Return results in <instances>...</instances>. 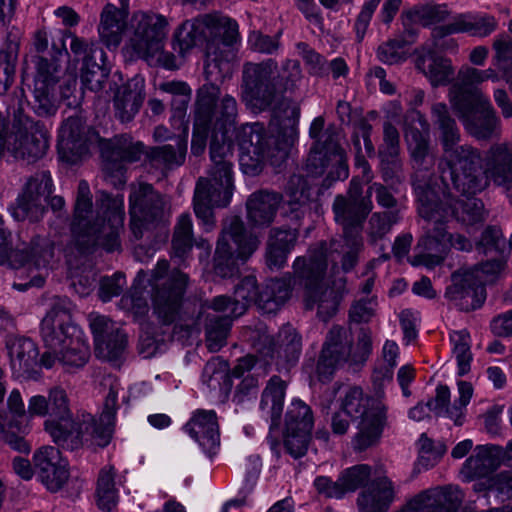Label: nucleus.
Listing matches in <instances>:
<instances>
[{
    "label": "nucleus",
    "mask_w": 512,
    "mask_h": 512,
    "mask_svg": "<svg viewBox=\"0 0 512 512\" xmlns=\"http://www.w3.org/2000/svg\"><path fill=\"white\" fill-rule=\"evenodd\" d=\"M29 418L48 417L44 422L45 431L54 443L62 449L74 451L81 443L79 432L69 431L71 424L77 419L72 418L70 401L67 392L60 386L48 390V396L34 395L28 400Z\"/></svg>",
    "instance_id": "obj_11"
},
{
    "label": "nucleus",
    "mask_w": 512,
    "mask_h": 512,
    "mask_svg": "<svg viewBox=\"0 0 512 512\" xmlns=\"http://www.w3.org/2000/svg\"><path fill=\"white\" fill-rule=\"evenodd\" d=\"M286 383L279 376H273L262 392L260 408L266 411L272 425H278L284 405Z\"/></svg>",
    "instance_id": "obj_40"
},
{
    "label": "nucleus",
    "mask_w": 512,
    "mask_h": 512,
    "mask_svg": "<svg viewBox=\"0 0 512 512\" xmlns=\"http://www.w3.org/2000/svg\"><path fill=\"white\" fill-rule=\"evenodd\" d=\"M327 265V247L321 242L312 246L305 256L295 259L293 276L286 273L281 278L267 280L259 288L256 277L248 275L235 286L233 298L216 296L209 307L214 312L230 311L234 317H239L254 303L264 313H275L290 298L294 278L304 288L306 308L312 310L317 306L319 318L327 321L336 314L342 299L325 284Z\"/></svg>",
    "instance_id": "obj_1"
},
{
    "label": "nucleus",
    "mask_w": 512,
    "mask_h": 512,
    "mask_svg": "<svg viewBox=\"0 0 512 512\" xmlns=\"http://www.w3.org/2000/svg\"><path fill=\"white\" fill-rule=\"evenodd\" d=\"M118 501V489L115 485V470L105 466L99 471L96 485V502L103 511H111Z\"/></svg>",
    "instance_id": "obj_44"
},
{
    "label": "nucleus",
    "mask_w": 512,
    "mask_h": 512,
    "mask_svg": "<svg viewBox=\"0 0 512 512\" xmlns=\"http://www.w3.org/2000/svg\"><path fill=\"white\" fill-rule=\"evenodd\" d=\"M1 440L15 452L28 455L32 445L25 437V430L19 429L18 420H11L5 430L0 434Z\"/></svg>",
    "instance_id": "obj_55"
},
{
    "label": "nucleus",
    "mask_w": 512,
    "mask_h": 512,
    "mask_svg": "<svg viewBox=\"0 0 512 512\" xmlns=\"http://www.w3.org/2000/svg\"><path fill=\"white\" fill-rule=\"evenodd\" d=\"M281 201L282 195L275 191L259 190L252 193L246 202L248 221L255 227L270 226Z\"/></svg>",
    "instance_id": "obj_33"
},
{
    "label": "nucleus",
    "mask_w": 512,
    "mask_h": 512,
    "mask_svg": "<svg viewBox=\"0 0 512 512\" xmlns=\"http://www.w3.org/2000/svg\"><path fill=\"white\" fill-rule=\"evenodd\" d=\"M460 78L464 89L453 108L470 134L478 139L490 138L498 129L499 119L488 97L475 85L488 79L495 80V72L466 68L460 72Z\"/></svg>",
    "instance_id": "obj_9"
},
{
    "label": "nucleus",
    "mask_w": 512,
    "mask_h": 512,
    "mask_svg": "<svg viewBox=\"0 0 512 512\" xmlns=\"http://www.w3.org/2000/svg\"><path fill=\"white\" fill-rule=\"evenodd\" d=\"M296 49L308 66L309 74L318 77L328 76V65L325 57L316 52L306 42H298Z\"/></svg>",
    "instance_id": "obj_56"
},
{
    "label": "nucleus",
    "mask_w": 512,
    "mask_h": 512,
    "mask_svg": "<svg viewBox=\"0 0 512 512\" xmlns=\"http://www.w3.org/2000/svg\"><path fill=\"white\" fill-rule=\"evenodd\" d=\"M326 177L322 186L329 188L336 181H344L349 176V167L344 150L337 147L333 153L324 147L313 145L306 161V171L313 177L321 176L325 171Z\"/></svg>",
    "instance_id": "obj_24"
},
{
    "label": "nucleus",
    "mask_w": 512,
    "mask_h": 512,
    "mask_svg": "<svg viewBox=\"0 0 512 512\" xmlns=\"http://www.w3.org/2000/svg\"><path fill=\"white\" fill-rule=\"evenodd\" d=\"M454 138L450 126V143ZM450 176L455 189L466 196V201H457L453 205V213L464 222L480 221L483 204L472 196L484 190L490 180L498 186L512 181V144L493 146L486 155L484 166L480 156L470 147L450 146Z\"/></svg>",
    "instance_id": "obj_3"
},
{
    "label": "nucleus",
    "mask_w": 512,
    "mask_h": 512,
    "mask_svg": "<svg viewBox=\"0 0 512 512\" xmlns=\"http://www.w3.org/2000/svg\"><path fill=\"white\" fill-rule=\"evenodd\" d=\"M417 446L418 459L415 467L419 471L421 469L427 470L436 465L446 451V446L443 443H435L425 433L421 434Z\"/></svg>",
    "instance_id": "obj_50"
},
{
    "label": "nucleus",
    "mask_w": 512,
    "mask_h": 512,
    "mask_svg": "<svg viewBox=\"0 0 512 512\" xmlns=\"http://www.w3.org/2000/svg\"><path fill=\"white\" fill-rule=\"evenodd\" d=\"M33 464L40 481L51 492L60 490L68 479V470L61 464V453L56 447L43 446L36 450Z\"/></svg>",
    "instance_id": "obj_30"
},
{
    "label": "nucleus",
    "mask_w": 512,
    "mask_h": 512,
    "mask_svg": "<svg viewBox=\"0 0 512 512\" xmlns=\"http://www.w3.org/2000/svg\"><path fill=\"white\" fill-rule=\"evenodd\" d=\"M311 439V431L295 430L285 431L284 447L293 458L303 457Z\"/></svg>",
    "instance_id": "obj_60"
},
{
    "label": "nucleus",
    "mask_w": 512,
    "mask_h": 512,
    "mask_svg": "<svg viewBox=\"0 0 512 512\" xmlns=\"http://www.w3.org/2000/svg\"><path fill=\"white\" fill-rule=\"evenodd\" d=\"M341 408L352 420H360L355 449L363 451L379 439L386 422V408L380 400L365 395L361 387L352 386L345 392Z\"/></svg>",
    "instance_id": "obj_14"
},
{
    "label": "nucleus",
    "mask_w": 512,
    "mask_h": 512,
    "mask_svg": "<svg viewBox=\"0 0 512 512\" xmlns=\"http://www.w3.org/2000/svg\"><path fill=\"white\" fill-rule=\"evenodd\" d=\"M68 55L64 41H61L60 44L53 42L48 55H36L32 58L36 70L33 110L40 116H48L55 112L52 91L59 80L61 59Z\"/></svg>",
    "instance_id": "obj_17"
},
{
    "label": "nucleus",
    "mask_w": 512,
    "mask_h": 512,
    "mask_svg": "<svg viewBox=\"0 0 512 512\" xmlns=\"http://www.w3.org/2000/svg\"><path fill=\"white\" fill-rule=\"evenodd\" d=\"M407 42L403 37L388 39L377 48L378 59L389 65L398 64L406 59L404 48Z\"/></svg>",
    "instance_id": "obj_57"
},
{
    "label": "nucleus",
    "mask_w": 512,
    "mask_h": 512,
    "mask_svg": "<svg viewBox=\"0 0 512 512\" xmlns=\"http://www.w3.org/2000/svg\"><path fill=\"white\" fill-rule=\"evenodd\" d=\"M45 347L59 349V362L72 372L83 368L90 358L88 344L78 335L79 329L71 322L70 301L57 299L41 324Z\"/></svg>",
    "instance_id": "obj_7"
},
{
    "label": "nucleus",
    "mask_w": 512,
    "mask_h": 512,
    "mask_svg": "<svg viewBox=\"0 0 512 512\" xmlns=\"http://www.w3.org/2000/svg\"><path fill=\"white\" fill-rule=\"evenodd\" d=\"M502 460L503 452L500 447L495 445L477 446L474 454L465 461L461 474L466 480L479 479L477 485L484 489Z\"/></svg>",
    "instance_id": "obj_28"
},
{
    "label": "nucleus",
    "mask_w": 512,
    "mask_h": 512,
    "mask_svg": "<svg viewBox=\"0 0 512 512\" xmlns=\"http://www.w3.org/2000/svg\"><path fill=\"white\" fill-rule=\"evenodd\" d=\"M70 38V50L72 54L79 60H83V64L86 63V60H97L99 58L101 61L105 60L106 53L100 47H98L93 42H88L83 38L76 36L70 30H65L61 34V38L57 44H60L61 41L66 42V39ZM66 46V43H64Z\"/></svg>",
    "instance_id": "obj_47"
},
{
    "label": "nucleus",
    "mask_w": 512,
    "mask_h": 512,
    "mask_svg": "<svg viewBox=\"0 0 512 512\" xmlns=\"http://www.w3.org/2000/svg\"><path fill=\"white\" fill-rule=\"evenodd\" d=\"M69 431L79 432L78 438H80L81 443L74 450L81 448L84 443L103 448L110 443L113 421L107 422L100 417L99 422H97L90 414H87L71 424Z\"/></svg>",
    "instance_id": "obj_36"
},
{
    "label": "nucleus",
    "mask_w": 512,
    "mask_h": 512,
    "mask_svg": "<svg viewBox=\"0 0 512 512\" xmlns=\"http://www.w3.org/2000/svg\"><path fill=\"white\" fill-rule=\"evenodd\" d=\"M396 498L393 481L382 466H375L374 478L356 499L358 512H388Z\"/></svg>",
    "instance_id": "obj_26"
},
{
    "label": "nucleus",
    "mask_w": 512,
    "mask_h": 512,
    "mask_svg": "<svg viewBox=\"0 0 512 512\" xmlns=\"http://www.w3.org/2000/svg\"><path fill=\"white\" fill-rule=\"evenodd\" d=\"M352 344V335L344 327L336 325L328 331L316 366L319 381L329 382L335 372L349 361Z\"/></svg>",
    "instance_id": "obj_22"
},
{
    "label": "nucleus",
    "mask_w": 512,
    "mask_h": 512,
    "mask_svg": "<svg viewBox=\"0 0 512 512\" xmlns=\"http://www.w3.org/2000/svg\"><path fill=\"white\" fill-rule=\"evenodd\" d=\"M405 30L414 35L408 26L417 23L431 29V42H448V8L445 4L415 5L402 13Z\"/></svg>",
    "instance_id": "obj_25"
},
{
    "label": "nucleus",
    "mask_w": 512,
    "mask_h": 512,
    "mask_svg": "<svg viewBox=\"0 0 512 512\" xmlns=\"http://www.w3.org/2000/svg\"><path fill=\"white\" fill-rule=\"evenodd\" d=\"M301 79L300 63L295 59H286L280 69L272 58L246 62L240 86L242 102L254 113L274 110L280 97L293 92Z\"/></svg>",
    "instance_id": "obj_6"
},
{
    "label": "nucleus",
    "mask_w": 512,
    "mask_h": 512,
    "mask_svg": "<svg viewBox=\"0 0 512 512\" xmlns=\"http://www.w3.org/2000/svg\"><path fill=\"white\" fill-rule=\"evenodd\" d=\"M458 399L455 405L450 409V419L455 425H462L465 417L466 406L469 404L473 395V387L466 380H457Z\"/></svg>",
    "instance_id": "obj_62"
},
{
    "label": "nucleus",
    "mask_w": 512,
    "mask_h": 512,
    "mask_svg": "<svg viewBox=\"0 0 512 512\" xmlns=\"http://www.w3.org/2000/svg\"><path fill=\"white\" fill-rule=\"evenodd\" d=\"M194 245L193 224L189 214H181L174 227L172 249L174 257L183 259Z\"/></svg>",
    "instance_id": "obj_45"
},
{
    "label": "nucleus",
    "mask_w": 512,
    "mask_h": 512,
    "mask_svg": "<svg viewBox=\"0 0 512 512\" xmlns=\"http://www.w3.org/2000/svg\"><path fill=\"white\" fill-rule=\"evenodd\" d=\"M433 414L436 417H446L448 415V387L439 385L436 389L434 398L429 399L427 402H418L412 407L408 416L414 421H423Z\"/></svg>",
    "instance_id": "obj_43"
},
{
    "label": "nucleus",
    "mask_w": 512,
    "mask_h": 512,
    "mask_svg": "<svg viewBox=\"0 0 512 512\" xmlns=\"http://www.w3.org/2000/svg\"><path fill=\"white\" fill-rule=\"evenodd\" d=\"M128 13L113 4H106L100 14L98 34L101 42L108 49L117 48L127 28Z\"/></svg>",
    "instance_id": "obj_35"
},
{
    "label": "nucleus",
    "mask_w": 512,
    "mask_h": 512,
    "mask_svg": "<svg viewBox=\"0 0 512 512\" xmlns=\"http://www.w3.org/2000/svg\"><path fill=\"white\" fill-rule=\"evenodd\" d=\"M109 76V70L104 61L102 64L96 60H86L81 68V83L84 89L92 92L102 91Z\"/></svg>",
    "instance_id": "obj_51"
},
{
    "label": "nucleus",
    "mask_w": 512,
    "mask_h": 512,
    "mask_svg": "<svg viewBox=\"0 0 512 512\" xmlns=\"http://www.w3.org/2000/svg\"><path fill=\"white\" fill-rule=\"evenodd\" d=\"M488 496H494L500 501L512 499V472H501L488 480L484 488Z\"/></svg>",
    "instance_id": "obj_61"
},
{
    "label": "nucleus",
    "mask_w": 512,
    "mask_h": 512,
    "mask_svg": "<svg viewBox=\"0 0 512 512\" xmlns=\"http://www.w3.org/2000/svg\"><path fill=\"white\" fill-rule=\"evenodd\" d=\"M202 381L213 390L229 387L231 384L228 363L219 356L211 358L204 366Z\"/></svg>",
    "instance_id": "obj_48"
},
{
    "label": "nucleus",
    "mask_w": 512,
    "mask_h": 512,
    "mask_svg": "<svg viewBox=\"0 0 512 512\" xmlns=\"http://www.w3.org/2000/svg\"><path fill=\"white\" fill-rule=\"evenodd\" d=\"M119 306L131 313L137 320L143 319L149 312V305L144 292L136 287L122 296Z\"/></svg>",
    "instance_id": "obj_59"
},
{
    "label": "nucleus",
    "mask_w": 512,
    "mask_h": 512,
    "mask_svg": "<svg viewBox=\"0 0 512 512\" xmlns=\"http://www.w3.org/2000/svg\"><path fill=\"white\" fill-rule=\"evenodd\" d=\"M134 34L130 45L139 58L153 57L159 53L166 35L168 25L164 16L158 14L141 13L134 17Z\"/></svg>",
    "instance_id": "obj_23"
},
{
    "label": "nucleus",
    "mask_w": 512,
    "mask_h": 512,
    "mask_svg": "<svg viewBox=\"0 0 512 512\" xmlns=\"http://www.w3.org/2000/svg\"><path fill=\"white\" fill-rule=\"evenodd\" d=\"M294 129L284 139L274 136L261 123L242 125L236 132L240 150L239 162L245 174L257 175L265 160L272 164L287 157V147L293 140Z\"/></svg>",
    "instance_id": "obj_10"
},
{
    "label": "nucleus",
    "mask_w": 512,
    "mask_h": 512,
    "mask_svg": "<svg viewBox=\"0 0 512 512\" xmlns=\"http://www.w3.org/2000/svg\"><path fill=\"white\" fill-rule=\"evenodd\" d=\"M237 22L221 14H206L186 20L175 32L180 53L195 47L205 49V75L208 80L224 78L236 60L239 41Z\"/></svg>",
    "instance_id": "obj_5"
},
{
    "label": "nucleus",
    "mask_w": 512,
    "mask_h": 512,
    "mask_svg": "<svg viewBox=\"0 0 512 512\" xmlns=\"http://www.w3.org/2000/svg\"><path fill=\"white\" fill-rule=\"evenodd\" d=\"M314 424L311 408L301 400H293L288 407L285 417L287 431H312Z\"/></svg>",
    "instance_id": "obj_49"
},
{
    "label": "nucleus",
    "mask_w": 512,
    "mask_h": 512,
    "mask_svg": "<svg viewBox=\"0 0 512 512\" xmlns=\"http://www.w3.org/2000/svg\"><path fill=\"white\" fill-rule=\"evenodd\" d=\"M129 195L130 230L135 240L142 239L163 225V197L147 183L132 184Z\"/></svg>",
    "instance_id": "obj_16"
},
{
    "label": "nucleus",
    "mask_w": 512,
    "mask_h": 512,
    "mask_svg": "<svg viewBox=\"0 0 512 512\" xmlns=\"http://www.w3.org/2000/svg\"><path fill=\"white\" fill-rule=\"evenodd\" d=\"M377 305V300L374 297L355 301L349 310L350 321L357 324L369 322L375 315Z\"/></svg>",
    "instance_id": "obj_64"
},
{
    "label": "nucleus",
    "mask_w": 512,
    "mask_h": 512,
    "mask_svg": "<svg viewBox=\"0 0 512 512\" xmlns=\"http://www.w3.org/2000/svg\"><path fill=\"white\" fill-rule=\"evenodd\" d=\"M258 238L250 233L238 216L223 221L214 254V272L227 278L238 273L237 259L247 260L258 248Z\"/></svg>",
    "instance_id": "obj_13"
},
{
    "label": "nucleus",
    "mask_w": 512,
    "mask_h": 512,
    "mask_svg": "<svg viewBox=\"0 0 512 512\" xmlns=\"http://www.w3.org/2000/svg\"><path fill=\"white\" fill-rule=\"evenodd\" d=\"M325 120L322 116L316 117L309 128V135L314 139V144L318 147L329 149L330 152L337 151L339 144V133L334 126L324 129Z\"/></svg>",
    "instance_id": "obj_53"
},
{
    "label": "nucleus",
    "mask_w": 512,
    "mask_h": 512,
    "mask_svg": "<svg viewBox=\"0 0 512 512\" xmlns=\"http://www.w3.org/2000/svg\"><path fill=\"white\" fill-rule=\"evenodd\" d=\"M11 369L18 377L30 376L38 364L36 344L26 337H16L8 345Z\"/></svg>",
    "instance_id": "obj_38"
},
{
    "label": "nucleus",
    "mask_w": 512,
    "mask_h": 512,
    "mask_svg": "<svg viewBox=\"0 0 512 512\" xmlns=\"http://www.w3.org/2000/svg\"><path fill=\"white\" fill-rule=\"evenodd\" d=\"M53 180L47 170L34 173L27 178L15 203L8 210L16 221L36 223L46 213V202L53 192Z\"/></svg>",
    "instance_id": "obj_19"
},
{
    "label": "nucleus",
    "mask_w": 512,
    "mask_h": 512,
    "mask_svg": "<svg viewBox=\"0 0 512 512\" xmlns=\"http://www.w3.org/2000/svg\"><path fill=\"white\" fill-rule=\"evenodd\" d=\"M186 152L187 140L177 139L175 145L167 144L152 148L147 152V157L153 166L171 169L184 163Z\"/></svg>",
    "instance_id": "obj_42"
},
{
    "label": "nucleus",
    "mask_w": 512,
    "mask_h": 512,
    "mask_svg": "<svg viewBox=\"0 0 512 512\" xmlns=\"http://www.w3.org/2000/svg\"><path fill=\"white\" fill-rule=\"evenodd\" d=\"M127 282L124 273L115 272L112 276L102 277L98 295L103 302L110 301L113 297L119 296Z\"/></svg>",
    "instance_id": "obj_63"
},
{
    "label": "nucleus",
    "mask_w": 512,
    "mask_h": 512,
    "mask_svg": "<svg viewBox=\"0 0 512 512\" xmlns=\"http://www.w3.org/2000/svg\"><path fill=\"white\" fill-rule=\"evenodd\" d=\"M223 313L224 315L209 313L206 317V345L210 352H217L226 345L232 319L235 317L230 314V311Z\"/></svg>",
    "instance_id": "obj_41"
},
{
    "label": "nucleus",
    "mask_w": 512,
    "mask_h": 512,
    "mask_svg": "<svg viewBox=\"0 0 512 512\" xmlns=\"http://www.w3.org/2000/svg\"><path fill=\"white\" fill-rule=\"evenodd\" d=\"M450 341L454 343L453 354L456 358L457 377L468 376L471 371L472 362L471 340L468 332L461 330L450 334Z\"/></svg>",
    "instance_id": "obj_46"
},
{
    "label": "nucleus",
    "mask_w": 512,
    "mask_h": 512,
    "mask_svg": "<svg viewBox=\"0 0 512 512\" xmlns=\"http://www.w3.org/2000/svg\"><path fill=\"white\" fill-rule=\"evenodd\" d=\"M374 469L368 464H356L344 469L341 475L347 493H353L359 488L364 489L374 478Z\"/></svg>",
    "instance_id": "obj_52"
},
{
    "label": "nucleus",
    "mask_w": 512,
    "mask_h": 512,
    "mask_svg": "<svg viewBox=\"0 0 512 512\" xmlns=\"http://www.w3.org/2000/svg\"><path fill=\"white\" fill-rule=\"evenodd\" d=\"M188 275L179 269H169V262L161 259L152 270L150 284L153 314L165 325L180 317L183 297L188 285Z\"/></svg>",
    "instance_id": "obj_12"
},
{
    "label": "nucleus",
    "mask_w": 512,
    "mask_h": 512,
    "mask_svg": "<svg viewBox=\"0 0 512 512\" xmlns=\"http://www.w3.org/2000/svg\"><path fill=\"white\" fill-rule=\"evenodd\" d=\"M54 257V244L44 236L33 237L23 248L12 249V234L0 214V265L13 269H46Z\"/></svg>",
    "instance_id": "obj_15"
},
{
    "label": "nucleus",
    "mask_w": 512,
    "mask_h": 512,
    "mask_svg": "<svg viewBox=\"0 0 512 512\" xmlns=\"http://www.w3.org/2000/svg\"><path fill=\"white\" fill-rule=\"evenodd\" d=\"M58 153L68 163H75L88 153L84 121L80 116H69L59 128Z\"/></svg>",
    "instance_id": "obj_29"
},
{
    "label": "nucleus",
    "mask_w": 512,
    "mask_h": 512,
    "mask_svg": "<svg viewBox=\"0 0 512 512\" xmlns=\"http://www.w3.org/2000/svg\"><path fill=\"white\" fill-rule=\"evenodd\" d=\"M184 430L209 455L215 454L220 445L217 415L213 410H196L185 424Z\"/></svg>",
    "instance_id": "obj_31"
},
{
    "label": "nucleus",
    "mask_w": 512,
    "mask_h": 512,
    "mask_svg": "<svg viewBox=\"0 0 512 512\" xmlns=\"http://www.w3.org/2000/svg\"><path fill=\"white\" fill-rule=\"evenodd\" d=\"M373 207L372 199L363 192L359 177H353L346 193L334 198L332 211L336 223L342 226L343 234H360Z\"/></svg>",
    "instance_id": "obj_20"
},
{
    "label": "nucleus",
    "mask_w": 512,
    "mask_h": 512,
    "mask_svg": "<svg viewBox=\"0 0 512 512\" xmlns=\"http://www.w3.org/2000/svg\"><path fill=\"white\" fill-rule=\"evenodd\" d=\"M404 132L413 160L421 164L428 154L429 124L416 109L409 110L404 118Z\"/></svg>",
    "instance_id": "obj_34"
},
{
    "label": "nucleus",
    "mask_w": 512,
    "mask_h": 512,
    "mask_svg": "<svg viewBox=\"0 0 512 512\" xmlns=\"http://www.w3.org/2000/svg\"><path fill=\"white\" fill-rule=\"evenodd\" d=\"M90 328L94 336L96 355L108 361L118 360L127 345L126 335L112 320L102 315L91 317Z\"/></svg>",
    "instance_id": "obj_27"
},
{
    "label": "nucleus",
    "mask_w": 512,
    "mask_h": 512,
    "mask_svg": "<svg viewBox=\"0 0 512 512\" xmlns=\"http://www.w3.org/2000/svg\"><path fill=\"white\" fill-rule=\"evenodd\" d=\"M93 210L92 195L87 181L78 184L71 222L72 242L81 254L101 247L107 252L121 250L120 233L124 226V196L100 191Z\"/></svg>",
    "instance_id": "obj_4"
},
{
    "label": "nucleus",
    "mask_w": 512,
    "mask_h": 512,
    "mask_svg": "<svg viewBox=\"0 0 512 512\" xmlns=\"http://www.w3.org/2000/svg\"><path fill=\"white\" fill-rule=\"evenodd\" d=\"M418 192L419 215L433 224L427 234L417 244L422 252L413 256L409 262L413 266L424 265L433 268L441 264L447 255V199L445 190L436 189L431 185L420 188Z\"/></svg>",
    "instance_id": "obj_8"
},
{
    "label": "nucleus",
    "mask_w": 512,
    "mask_h": 512,
    "mask_svg": "<svg viewBox=\"0 0 512 512\" xmlns=\"http://www.w3.org/2000/svg\"><path fill=\"white\" fill-rule=\"evenodd\" d=\"M448 42H431L421 58L422 71L433 87L448 84Z\"/></svg>",
    "instance_id": "obj_37"
},
{
    "label": "nucleus",
    "mask_w": 512,
    "mask_h": 512,
    "mask_svg": "<svg viewBox=\"0 0 512 512\" xmlns=\"http://www.w3.org/2000/svg\"><path fill=\"white\" fill-rule=\"evenodd\" d=\"M272 347L267 353L272 359L277 360L278 365L285 368L294 366L300 357L302 350L301 336L292 327L282 329L278 334L276 343L270 341Z\"/></svg>",
    "instance_id": "obj_39"
},
{
    "label": "nucleus",
    "mask_w": 512,
    "mask_h": 512,
    "mask_svg": "<svg viewBox=\"0 0 512 512\" xmlns=\"http://www.w3.org/2000/svg\"><path fill=\"white\" fill-rule=\"evenodd\" d=\"M144 89V78L138 75L118 88L114 96V108L121 122L131 121L139 112L145 98Z\"/></svg>",
    "instance_id": "obj_32"
},
{
    "label": "nucleus",
    "mask_w": 512,
    "mask_h": 512,
    "mask_svg": "<svg viewBox=\"0 0 512 512\" xmlns=\"http://www.w3.org/2000/svg\"><path fill=\"white\" fill-rule=\"evenodd\" d=\"M504 268L500 260H492L473 270L455 273L451 277L450 300L459 301L463 310L477 309L486 299L484 284L492 281Z\"/></svg>",
    "instance_id": "obj_18"
},
{
    "label": "nucleus",
    "mask_w": 512,
    "mask_h": 512,
    "mask_svg": "<svg viewBox=\"0 0 512 512\" xmlns=\"http://www.w3.org/2000/svg\"><path fill=\"white\" fill-rule=\"evenodd\" d=\"M399 221L396 211L373 213L368 222V237L372 243L382 239Z\"/></svg>",
    "instance_id": "obj_54"
},
{
    "label": "nucleus",
    "mask_w": 512,
    "mask_h": 512,
    "mask_svg": "<svg viewBox=\"0 0 512 512\" xmlns=\"http://www.w3.org/2000/svg\"><path fill=\"white\" fill-rule=\"evenodd\" d=\"M220 87L203 84L197 90L196 125L211 130V167L206 177H200L194 191V212L206 231L215 225L214 207H226L233 195V142L229 136L237 117L236 99Z\"/></svg>",
    "instance_id": "obj_2"
},
{
    "label": "nucleus",
    "mask_w": 512,
    "mask_h": 512,
    "mask_svg": "<svg viewBox=\"0 0 512 512\" xmlns=\"http://www.w3.org/2000/svg\"><path fill=\"white\" fill-rule=\"evenodd\" d=\"M144 153V145L128 134L110 139L102 146L106 180L116 188L123 187L127 181V165L140 161Z\"/></svg>",
    "instance_id": "obj_21"
},
{
    "label": "nucleus",
    "mask_w": 512,
    "mask_h": 512,
    "mask_svg": "<svg viewBox=\"0 0 512 512\" xmlns=\"http://www.w3.org/2000/svg\"><path fill=\"white\" fill-rule=\"evenodd\" d=\"M495 64L504 70L506 81L512 85V39L503 35L494 42Z\"/></svg>",
    "instance_id": "obj_58"
}]
</instances>
